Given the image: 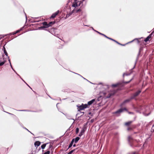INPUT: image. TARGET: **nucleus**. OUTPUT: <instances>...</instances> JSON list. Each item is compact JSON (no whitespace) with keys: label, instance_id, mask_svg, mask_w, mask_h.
I'll use <instances>...</instances> for the list:
<instances>
[{"label":"nucleus","instance_id":"nucleus-32","mask_svg":"<svg viewBox=\"0 0 154 154\" xmlns=\"http://www.w3.org/2000/svg\"><path fill=\"white\" fill-rule=\"evenodd\" d=\"M128 101H129V100H125V101H124V103H126V102H128Z\"/></svg>","mask_w":154,"mask_h":154},{"label":"nucleus","instance_id":"nucleus-14","mask_svg":"<svg viewBox=\"0 0 154 154\" xmlns=\"http://www.w3.org/2000/svg\"><path fill=\"white\" fill-rule=\"evenodd\" d=\"M141 92V91L140 90H138V91H137L134 94V96H137Z\"/></svg>","mask_w":154,"mask_h":154},{"label":"nucleus","instance_id":"nucleus-26","mask_svg":"<svg viewBox=\"0 0 154 154\" xmlns=\"http://www.w3.org/2000/svg\"><path fill=\"white\" fill-rule=\"evenodd\" d=\"M108 38V39H111V40H113V41H115V42H116V43H118L119 44V43H118L117 41H116L115 40H113V39H112L111 38H109V37H108V38Z\"/></svg>","mask_w":154,"mask_h":154},{"label":"nucleus","instance_id":"nucleus-31","mask_svg":"<svg viewBox=\"0 0 154 154\" xmlns=\"http://www.w3.org/2000/svg\"><path fill=\"white\" fill-rule=\"evenodd\" d=\"M132 80V79H131L130 81H129V82H125L126 83H129L130 81H131Z\"/></svg>","mask_w":154,"mask_h":154},{"label":"nucleus","instance_id":"nucleus-2","mask_svg":"<svg viewBox=\"0 0 154 154\" xmlns=\"http://www.w3.org/2000/svg\"><path fill=\"white\" fill-rule=\"evenodd\" d=\"M77 106L80 110H82L88 107V105L87 104L84 105L82 104L81 105H77Z\"/></svg>","mask_w":154,"mask_h":154},{"label":"nucleus","instance_id":"nucleus-20","mask_svg":"<svg viewBox=\"0 0 154 154\" xmlns=\"http://www.w3.org/2000/svg\"><path fill=\"white\" fill-rule=\"evenodd\" d=\"M45 146H46V144H43L41 146V148L43 149H44L45 148Z\"/></svg>","mask_w":154,"mask_h":154},{"label":"nucleus","instance_id":"nucleus-22","mask_svg":"<svg viewBox=\"0 0 154 154\" xmlns=\"http://www.w3.org/2000/svg\"><path fill=\"white\" fill-rule=\"evenodd\" d=\"M119 85V84H116L112 85V87H116L117 86Z\"/></svg>","mask_w":154,"mask_h":154},{"label":"nucleus","instance_id":"nucleus-18","mask_svg":"<svg viewBox=\"0 0 154 154\" xmlns=\"http://www.w3.org/2000/svg\"><path fill=\"white\" fill-rule=\"evenodd\" d=\"M3 48H4V53L7 56L8 55V54H7V52H6V51L5 50V48L4 47H3Z\"/></svg>","mask_w":154,"mask_h":154},{"label":"nucleus","instance_id":"nucleus-33","mask_svg":"<svg viewBox=\"0 0 154 154\" xmlns=\"http://www.w3.org/2000/svg\"><path fill=\"white\" fill-rule=\"evenodd\" d=\"M128 113H129V114H131V113H132V112H128Z\"/></svg>","mask_w":154,"mask_h":154},{"label":"nucleus","instance_id":"nucleus-27","mask_svg":"<svg viewBox=\"0 0 154 154\" xmlns=\"http://www.w3.org/2000/svg\"><path fill=\"white\" fill-rule=\"evenodd\" d=\"M108 38V39H111V40H113V41H115V42H116V43H118L119 44V43H118L117 41H116L115 40H113V39H112L111 38H109V37H108V38Z\"/></svg>","mask_w":154,"mask_h":154},{"label":"nucleus","instance_id":"nucleus-21","mask_svg":"<svg viewBox=\"0 0 154 154\" xmlns=\"http://www.w3.org/2000/svg\"><path fill=\"white\" fill-rule=\"evenodd\" d=\"M5 61H3L0 63V66H2L5 63Z\"/></svg>","mask_w":154,"mask_h":154},{"label":"nucleus","instance_id":"nucleus-17","mask_svg":"<svg viewBox=\"0 0 154 154\" xmlns=\"http://www.w3.org/2000/svg\"><path fill=\"white\" fill-rule=\"evenodd\" d=\"M131 123H132L131 121H130V122L125 123V125H129Z\"/></svg>","mask_w":154,"mask_h":154},{"label":"nucleus","instance_id":"nucleus-29","mask_svg":"<svg viewBox=\"0 0 154 154\" xmlns=\"http://www.w3.org/2000/svg\"><path fill=\"white\" fill-rule=\"evenodd\" d=\"M154 131V125L152 126V128L151 131Z\"/></svg>","mask_w":154,"mask_h":154},{"label":"nucleus","instance_id":"nucleus-12","mask_svg":"<svg viewBox=\"0 0 154 154\" xmlns=\"http://www.w3.org/2000/svg\"><path fill=\"white\" fill-rule=\"evenodd\" d=\"M133 140L132 139V138L131 137H128V141L131 144V146H132V145L131 144V141L132 140Z\"/></svg>","mask_w":154,"mask_h":154},{"label":"nucleus","instance_id":"nucleus-28","mask_svg":"<svg viewBox=\"0 0 154 154\" xmlns=\"http://www.w3.org/2000/svg\"><path fill=\"white\" fill-rule=\"evenodd\" d=\"M108 38V39H111V40H113V41H115V42H116V43H118L119 44V43H118L117 41H116L115 40H113V39H112L111 38H109V37H108V38Z\"/></svg>","mask_w":154,"mask_h":154},{"label":"nucleus","instance_id":"nucleus-4","mask_svg":"<svg viewBox=\"0 0 154 154\" xmlns=\"http://www.w3.org/2000/svg\"><path fill=\"white\" fill-rule=\"evenodd\" d=\"M125 110L127 111V109L126 108H121V109H119L115 113L116 114L120 113L123 112Z\"/></svg>","mask_w":154,"mask_h":154},{"label":"nucleus","instance_id":"nucleus-8","mask_svg":"<svg viewBox=\"0 0 154 154\" xmlns=\"http://www.w3.org/2000/svg\"><path fill=\"white\" fill-rule=\"evenodd\" d=\"M40 144V143L39 141H37L35 143L34 145L36 147H38Z\"/></svg>","mask_w":154,"mask_h":154},{"label":"nucleus","instance_id":"nucleus-34","mask_svg":"<svg viewBox=\"0 0 154 154\" xmlns=\"http://www.w3.org/2000/svg\"><path fill=\"white\" fill-rule=\"evenodd\" d=\"M75 145H76L75 144H74L73 145V146L74 147H75Z\"/></svg>","mask_w":154,"mask_h":154},{"label":"nucleus","instance_id":"nucleus-9","mask_svg":"<svg viewBox=\"0 0 154 154\" xmlns=\"http://www.w3.org/2000/svg\"><path fill=\"white\" fill-rule=\"evenodd\" d=\"M94 101H95L94 99H93L91 101H89V102H88V105H91L93 103H94Z\"/></svg>","mask_w":154,"mask_h":154},{"label":"nucleus","instance_id":"nucleus-3","mask_svg":"<svg viewBox=\"0 0 154 154\" xmlns=\"http://www.w3.org/2000/svg\"><path fill=\"white\" fill-rule=\"evenodd\" d=\"M148 107H146L145 111L143 113V114L146 116H148L150 113V111L148 110Z\"/></svg>","mask_w":154,"mask_h":154},{"label":"nucleus","instance_id":"nucleus-35","mask_svg":"<svg viewBox=\"0 0 154 154\" xmlns=\"http://www.w3.org/2000/svg\"><path fill=\"white\" fill-rule=\"evenodd\" d=\"M125 73H124V74H123V75L124 76L125 75Z\"/></svg>","mask_w":154,"mask_h":154},{"label":"nucleus","instance_id":"nucleus-15","mask_svg":"<svg viewBox=\"0 0 154 154\" xmlns=\"http://www.w3.org/2000/svg\"><path fill=\"white\" fill-rule=\"evenodd\" d=\"M84 131L83 130H82L80 132L79 134V136L80 137L82 135L83 133H84Z\"/></svg>","mask_w":154,"mask_h":154},{"label":"nucleus","instance_id":"nucleus-25","mask_svg":"<svg viewBox=\"0 0 154 154\" xmlns=\"http://www.w3.org/2000/svg\"><path fill=\"white\" fill-rule=\"evenodd\" d=\"M50 153V152L49 151H48L47 152H45L44 153V154H49Z\"/></svg>","mask_w":154,"mask_h":154},{"label":"nucleus","instance_id":"nucleus-1","mask_svg":"<svg viewBox=\"0 0 154 154\" xmlns=\"http://www.w3.org/2000/svg\"><path fill=\"white\" fill-rule=\"evenodd\" d=\"M82 2L81 1H79L78 0H75L74 2L72 4V6L73 7H75V8L73 10V11L71 13L66 15V17H68L72 13L75 12H78L81 11V10L80 8L78 9L77 8L79 7L81 4Z\"/></svg>","mask_w":154,"mask_h":154},{"label":"nucleus","instance_id":"nucleus-16","mask_svg":"<svg viewBox=\"0 0 154 154\" xmlns=\"http://www.w3.org/2000/svg\"><path fill=\"white\" fill-rule=\"evenodd\" d=\"M55 23V22H50L48 24V25H50V26H51L52 25L54 24Z\"/></svg>","mask_w":154,"mask_h":154},{"label":"nucleus","instance_id":"nucleus-11","mask_svg":"<svg viewBox=\"0 0 154 154\" xmlns=\"http://www.w3.org/2000/svg\"><path fill=\"white\" fill-rule=\"evenodd\" d=\"M103 94L104 95L105 97L107 98H109L112 95V94H109V95L106 96V94L107 93H103Z\"/></svg>","mask_w":154,"mask_h":154},{"label":"nucleus","instance_id":"nucleus-10","mask_svg":"<svg viewBox=\"0 0 154 154\" xmlns=\"http://www.w3.org/2000/svg\"><path fill=\"white\" fill-rule=\"evenodd\" d=\"M74 139H72L70 144H69V146L68 148H70L72 146L73 144V143L74 142Z\"/></svg>","mask_w":154,"mask_h":154},{"label":"nucleus","instance_id":"nucleus-30","mask_svg":"<svg viewBox=\"0 0 154 154\" xmlns=\"http://www.w3.org/2000/svg\"><path fill=\"white\" fill-rule=\"evenodd\" d=\"M98 32V33H99L100 34H101V35H104V36H105L107 38H108V37L107 36H106V35H105L103 34H102V33H100L99 32Z\"/></svg>","mask_w":154,"mask_h":154},{"label":"nucleus","instance_id":"nucleus-23","mask_svg":"<svg viewBox=\"0 0 154 154\" xmlns=\"http://www.w3.org/2000/svg\"><path fill=\"white\" fill-rule=\"evenodd\" d=\"M75 150V149L71 150L67 154H71Z\"/></svg>","mask_w":154,"mask_h":154},{"label":"nucleus","instance_id":"nucleus-19","mask_svg":"<svg viewBox=\"0 0 154 154\" xmlns=\"http://www.w3.org/2000/svg\"><path fill=\"white\" fill-rule=\"evenodd\" d=\"M20 30H17L15 32H14L12 33V34H13V35L15 34L16 33L19 32Z\"/></svg>","mask_w":154,"mask_h":154},{"label":"nucleus","instance_id":"nucleus-5","mask_svg":"<svg viewBox=\"0 0 154 154\" xmlns=\"http://www.w3.org/2000/svg\"><path fill=\"white\" fill-rule=\"evenodd\" d=\"M43 25L44 26H43L40 27V28H47L50 27V25H48V24L47 23V22H43Z\"/></svg>","mask_w":154,"mask_h":154},{"label":"nucleus","instance_id":"nucleus-24","mask_svg":"<svg viewBox=\"0 0 154 154\" xmlns=\"http://www.w3.org/2000/svg\"><path fill=\"white\" fill-rule=\"evenodd\" d=\"M79 132V129L78 128H77L76 129V134H78Z\"/></svg>","mask_w":154,"mask_h":154},{"label":"nucleus","instance_id":"nucleus-13","mask_svg":"<svg viewBox=\"0 0 154 154\" xmlns=\"http://www.w3.org/2000/svg\"><path fill=\"white\" fill-rule=\"evenodd\" d=\"M80 138L78 137H77L74 139V142L75 143H76L77 142L78 140H79Z\"/></svg>","mask_w":154,"mask_h":154},{"label":"nucleus","instance_id":"nucleus-36","mask_svg":"<svg viewBox=\"0 0 154 154\" xmlns=\"http://www.w3.org/2000/svg\"><path fill=\"white\" fill-rule=\"evenodd\" d=\"M11 67H12L11 66ZM12 68V67H11Z\"/></svg>","mask_w":154,"mask_h":154},{"label":"nucleus","instance_id":"nucleus-7","mask_svg":"<svg viewBox=\"0 0 154 154\" xmlns=\"http://www.w3.org/2000/svg\"><path fill=\"white\" fill-rule=\"evenodd\" d=\"M152 33H151L149 35L145 40V42H147L152 37Z\"/></svg>","mask_w":154,"mask_h":154},{"label":"nucleus","instance_id":"nucleus-6","mask_svg":"<svg viewBox=\"0 0 154 154\" xmlns=\"http://www.w3.org/2000/svg\"><path fill=\"white\" fill-rule=\"evenodd\" d=\"M59 13V11H58L55 13L52 14L51 17V18H54Z\"/></svg>","mask_w":154,"mask_h":154},{"label":"nucleus","instance_id":"nucleus-37","mask_svg":"<svg viewBox=\"0 0 154 154\" xmlns=\"http://www.w3.org/2000/svg\"><path fill=\"white\" fill-rule=\"evenodd\" d=\"M91 122H93V120H91Z\"/></svg>","mask_w":154,"mask_h":154}]
</instances>
